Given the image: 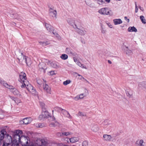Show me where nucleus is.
I'll return each instance as SVG.
<instances>
[{"label":"nucleus","mask_w":146,"mask_h":146,"mask_svg":"<svg viewBox=\"0 0 146 146\" xmlns=\"http://www.w3.org/2000/svg\"><path fill=\"white\" fill-rule=\"evenodd\" d=\"M140 19L141 20L142 23L145 24L146 23V20L145 19L143 15H141L140 17Z\"/></svg>","instance_id":"nucleus-38"},{"label":"nucleus","mask_w":146,"mask_h":146,"mask_svg":"<svg viewBox=\"0 0 146 146\" xmlns=\"http://www.w3.org/2000/svg\"><path fill=\"white\" fill-rule=\"evenodd\" d=\"M78 114L79 116H86V115L85 113H84L81 111H79L78 112Z\"/></svg>","instance_id":"nucleus-44"},{"label":"nucleus","mask_w":146,"mask_h":146,"mask_svg":"<svg viewBox=\"0 0 146 146\" xmlns=\"http://www.w3.org/2000/svg\"><path fill=\"white\" fill-rule=\"evenodd\" d=\"M11 91L15 95H17L18 96H19L20 97L22 96L18 90L15 88L13 90H11Z\"/></svg>","instance_id":"nucleus-19"},{"label":"nucleus","mask_w":146,"mask_h":146,"mask_svg":"<svg viewBox=\"0 0 146 146\" xmlns=\"http://www.w3.org/2000/svg\"><path fill=\"white\" fill-rule=\"evenodd\" d=\"M46 63L48 65H50L54 68H57L59 67L58 63L55 61L51 62L50 61L48 60V62H46Z\"/></svg>","instance_id":"nucleus-8"},{"label":"nucleus","mask_w":146,"mask_h":146,"mask_svg":"<svg viewBox=\"0 0 146 146\" xmlns=\"http://www.w3.org/2000/svg\"><path fill=\"white\" fill-rule=\"evenodd\" d=\"M40 142H41V145H38L37 144H34V145L33 146H46V145L47 144V142H46L44 139H41L40 141Z\"/></svg>","instance_id":"nucleus-20"},{"label":"nucleus","mask_w":146,"mask_h":146,"mask_svg":"<svg viewBox=\"0 0 146 146\" xmlns=\"http://www.w3.org/2000/svg\"><path fill=\"white\" fill-rule=\"evenodd\" d=\"M84 80H85V81H86V82L88 83V84H90V83L89 82V81H88L87 80H86V79H85V78H84Z\"/></svg>","instance_id":"nucleus-60"},{"label":"nucleus","mask_w":146,"mask_h":146,"mask_svg":"<svg viewBox=\"0 0 146 146\" xmlns=\"http://www.w3.org/2000/svg\"><path fill=\"white\" fill-rule=\"evenodd\" d=\"M9 145L7 143H5V142H3L2 146H8Z\"/></svg>","instance_id":"nucleus-56"},{"label":"nucleus","mask_w":146,"mask_h":146,"mask_svg":"<svg viewBox=\"0 0 146 146\" xmlns=\"http://www.w3.org/2000/svg\"><path fill=\"white\" fill-rule=\"evenodd\" d=\"M144 143V141L143 140L141 139L139 141V146L144 145L143 143Z\"/></svg>","instance_id":"nucleus-47"},{"label":"nucleus","mask_w":146,"mask_h":146,"mask_svg":"<svg viewBox=\"0 0 146 146\" xmlns=\"http://www.w3.org/2000/svg\"><path fill=\"white\" fill-rule=\"evenodd\" d=\"M39 70L41 71H43L44 73L45 72V70L47 68L46 64L43 62L40 63L38 65Z\"/></svg>","instance_id":"nucleus-9"},{"label":"nucleus","mask_w":146,"mask_h":146,"mask_svg":"<svg viewBox=\"0 0 146 146\" xmlns=\"http://www.w3.org/2000/svg\"><path fill=\"white\" fill-rule=\"evenodd\" d=\"M138 86L140 88H144L145 89L146 86V82H139L138 83Z\"/></svg>","instance_id":"nucleus-23"},{"label":"nucleus","mask_w":146,"mask_h":146,"mask_svg":"<svg viewBox=\"0 0 146 146\" xmlns=\"http://www.w3.org/2000/svg\"><path fill=\"white\" fill-rule=\"evenodd\" d=\"M124 19L125 20H128V19L127 17H124Z\"/></svg>","instance_id":"nucleus-64"},{"label":"nucleus","mask_w":146,"mask_h":146,"mask_svg":"<svg viewBox=\"0 0 146 146\" xmlns=\"http://www.w3.org/2000/svg\"><path fill=\"white\" fill-rule=\"evenodd\" d=\"M45 26L47 30L49 32H51L53 31V27L49 24L46 23Z\"/></svg>","instance_id":"nucleus-18"},{"label":"nucleus","mask_w":146,"mask_h":146,"mask_svg":"<svg viewBox=\"0 0 146 146\" xmlns=\"http://www.w3.org/2000/svg\"><path fill=\"white\" fill-rule=\"evenodd\" d=\"M40 106L42 107V110H44V108H45V109H46L45 105L44 103L42 102H40Z\"/></svg>","instance_id":"nucleus-42"},{"label":"nucleus","mask_w":146,"mask_h":146,"mask_svg":"<svg viewBox=\"0 0 146 146\" xmlns=\"http://www.w3.org/2000/svg\"><path fill=\"white\" fill-rule=\"evenodd\" d=\"M105 1L108 3H109L110 1V0H105Z\"/></svg>","instance_id":"nucleus-63"},{"label":"nucleus","mask_w":146,"mask_h":146,"mask_svg":"<svg viewBox=\"0 0 146 146\" xmlns=\"http://www.w3.org/2000/svg\"><path fill=\"white\" fill-rule=\"evenodd\" d=\"M68 23L71 25H73V24L74 23V21H72L71 19H69L67 21Z\"/></svg>","instance_id":"nucleus-46"},{"label":"nucleus","mask_w":146,"mask_h":146,"mask_svg":"<svg viewBox=\"0 0 146 146\" xmlns=\"http://www.w3.org/2000/svg\"><path fill=\"white\" fill-rule=\"evenodd\" d=\"M6 138H7V139H6V141L7 142L6 143L7 144H8V145H9L10 143H12V137L11 136L9 135L8 134H7V135H6Z\"/></svg>","instance_id":"nucleus-16"},{"label":"nucleus","mask_w":146,"mask_h":146,"mask_svg":"<svg viewBox=\"0 0 146 146\" xmlns=\"http://www.w3.org/2000/svg\"><path fill=\"white\" fill-rule=\"evenodd\" d=\"M82 146H88V143L87 141H84L82 143Z\"/></svg>","instance_id":"nucleus-48"},{"label":"nucleus","mask_w":146,"mask_h":146,"mask_svg":"<svg viewBox=\"0 0 146 146\" xmlns=\"http://www.w3.org/2000/svg\"><path fill=\"white\" fill-rule=\"evenodd\" d=\"M68 56L65 54H62L60 56L61 58L64 60L67 59L68 58Z\"/></svg>","instance_id":"nucleus-37"},{"label":"nucleus","mask_w":146,"mask_h":146,"mask_svg":"<svg viewBox=\"0 0 146 146\" xmlns=\"http://www.w3.org/2000/svg\"><path fill=\"white\" fill-rule=\"evenodd\" d=\"M101 29H102V30H101V32L103 33V34H104V33H106V30H104L103 28H102V27H101Z\"/></svg>","instance_id":"nucleus-53"},{"label":"nucleus","mask_w":146,"mask_h":146,"mask_svg":"<svg viewBox=\"0 0 146 146\" xmlns=\"http://www.w3.org/2000/svg\"><path fill=\"white\" fill-rule=\"evenodd\" d=\"M29 138L27 137H26L23 135H21V140H20L19 143L22 146H33L34 144L29 143L28 139Z\"/></svg>","instance_id":"nucleus-1"},{"label":"nucleus","mask_w":146,"mask_h":146,"mask_svg":"<svg viewBox=\"0 0 146 146\" xmlns=\"http://www.w3.org/2000/svg\"><path fill=\"white\" fill-rule=\"evenodd\" d=\"M49 15L50 16L56 18L57 12L56 10H54L51 8H50L49 10Z\"/></svg>","instance_id":"nucleus-10"},{"label":"nucleus","mask_w":146,"mask_h":146,"mask_svg":"<svg viewBox=\"0 0 146 146\" xmlns=\"http://www.w3.org/2000/svg\"><path fill=\"white\" fill-rule=\"evenodd\" d=\"M43 88L46 93L51 94L50 88L47 84H45L44 86L43 85Z\"/></svg>","instance_id":"nucleus-17"},{"label":"nucleus","mask_w":146,"mask_h":146,"mask_svg":"<svg viewBox=\"0 0 146 146\" xmlns=\"http://www.w3.org/2000/svg\"><path fill=\"white\" fill-rule=\"evenodd\" d=\"M104 139L106 141H109L111 139V137L110 135H104L103 136Z\"/></svg>","instance_id":"nucleus-32"},{"label":"nucleus","mask_w":146,"mask_h":146,"mask_svg":"<svg viewBox=\"0 0 146 146\" xmlns=\"http://www.w3.org/2000/svg\"><path fill=\"white\" fill-rule=\"evenodd\" d=\"M58 122H56V123H50V127H55L56 125H57V124H58Z\"/></svg>","instance_id":"nucleus-43"},{"label":"nucleus","mask_w":146,"mask_h":146,"mask_svg":"<svg viewBox=\"0 0 146 146\" xmlns=\"http://www.w3.org/2000/svg\"><path fill=\"white\" fill-rule=\"evenodd\" d=\"M139 9L141 10L142 11H143L144 10L143 8L142 7H139Z\"/></svg>","instance_id":"nucleus-61"},{"label":"nucleus","mask_w":146,"mask_h":146,"mask_svg":"<svg viewBox=\"0 0 146 146\" xmlns=\"http://www.w3.org/2000/svg\"><path fill=\"white\" fill-rule=\"evenodd\" d=\"M75 25L77 29H81V23L80 20L77 21L75 23Z\"/></svg>","instance_id":"nucleus-22"},{"label":"nucleus","mask_w":146,"mask_h":146,"mask_svg":"<svg viewBox=\"0 0 146 146\" xmlns=\"http://www.w3.org/2000/svg\"><path fill=\"white\" fill-rule=\"evenodd\" d=\"M27 57L23 53L19 52L17 57L19 60V63L20 64H23L25 62V58Z\"/></svg>","instance_id":"nucleus-4"},{"label":"nucleus","mask_w":146,"mask_h":146,"mask_svg":"<svg viewBox=\"0 0 146 146\" xmlns=\"http://www.w3.org/2000/svg\"><path fill=\"white\" fill-rule=\"evenodd\" d=\"M43 81L44 82L46 83V81L45 80H44L43 79V81L40 79H37L36 80V82L37 84L40 86L42 85L43 84V85H44V84L43 83Z\"/></svg>","instance_id":"nucleus-28"},{"label":"nucleus","mask_w":146,"mask_h":146,"mask_svg":"<svg viewBox=\"0 0 146 146\" xmlns=\"http://www.w3.org/2000/svg\"><path fill=\"white\" fill-rule=\"evenodd\" d=\"M21 136L19 135H14L13 137V140L12 141V146H19V144L17 143V141L19 142L21 140Z\"/></svg>","instance_id":"nucleus-3"},{"label":"nucleus","mask_w":146,"mask_h":146,"mask_svg":"<svg viewBox=\"0 0 146 146\" xmlns=\"http://www.w3.org/2000/svg\"><path fill=\"white\" fill-rule=\"evenodd\" d=\"M114 23L115 25L120 24L122 23V21L120 19H115L113 20Z\"/></svg>","instance_id":"nucleus-24"},{"label":"nucleus","mask_w":146,"mask_h":146,"mask_svg":"<svg viewBox=\"0 0 146 146\" xmlns=\"http://www.w3.org/2000/svg\"><path fill=\"white\" fill-rule=\"evenodd\" d=\"M73 59L74 61L76 63H77V62L79 61L76 58L74 57Z\"/></svg>","instance_id":"nucleus-55"},{"label":"nucleus","mask_w":146,"mask_h":146,"mask_svg":"<svg viewBox=\"0 0 146 146\" xmlns=\"http://www.w3.org/2000/svg\"><path fill=\"white\" fill-rule=\"evenodd\" d=\"M77 29H78L77 31L78 33L82 35H84L86 32V31L82 27L81 29L79 28Z\"/></svg>","instance_id":"nucleus-14"},{"label":"nucleus","mask_w":146,"mask_h":146,"mask_svg":"<svg viewBox=\"0 0 146 146\" xmlns=\"http://www.w3.org/2000/svg\"><path fill=\"white\" fill-rule=\"evenodd\" d=\"M22 131L21 130H16L14 133L13 135H19L20 136H21V135L22 134Z\"/></svg>","instance_id":"nucleus-30"},{"label":"nucleus","mask_w":146,"mask_h":146,"mask_svg":"<svg viewBox=\"0 0 146 146\" xmlns=\"http://www.w3.org/2000/svg\"><path fill=\"white\" fill-rule=\"evenodd\" d=\"M25 62L28 66L30 67L32 63V61L29 58L27 57V58H25Z\"/></svg>","instance_id":"nucleus-21"},{"label":"nucleus","mask_w":146,"mask_h":146,"mask_svg":"<svg viewBox=\"0 0 146 146\" xmlns=\"http://www.w3.org/2000/svg\"><path fill=\"white\" fill-rule=\"evenodd\" d=\"M38 125L39 127L42 128L44 127V123H39Z\"/></svg>","instance_id":"nucleus-51"},{"label":"nucleus","mask_w":146,"mask_h":146,"mask_svg":"<svg viewBox=\"0 0 146 146\" xmlns=\"http://www.w3.org/2000/svg\"><path fill=\"white\" fill-rule=\"evenodd\" d=\"M84 91L85 92L84 94H81L79 95V98L80 99L84 97V96H85L88 94V91L86 89H85Z\"/></svg>","instance_id":"nucleus-27"},{"label":"nucleus","mask_w":146,"mask_h":146,"mask_svg":"<svg viewBox=\"0 0 146 146\" xmlns=\"http://www.w3.org/2000/svg\"><path fill=\"white\" fill-rule=\"evenodd\" d=\"M4 86H5L6 88L10 90L11 91L13 90V89L15 88L13 86L11 85H9L6 82Z\"/></svg>","instance_id":"nucleus-25"},{"label":"nucleus","mask_w":146,"mask_h":146,"mask_svg":"<svg viewBox=\"0 0 146 146\" xmlns=\"http://www.w3.org/2000/svg\"><path fill=\"white\" fill-rule=\"evenodd\" d=\"M21 87L22 88H26L28 90L31 92V90L35 91V90H33V86L30 84H29L28 82H26L24 83V84H22L21 85Z\"/></svg>","instance_id":"nucleus-6"},{"label":"nucleus","mask_w":146,"mask_h":146,"mask_svg":"<svg viewBox=\"0 0 146 146\" xmlns=\"http://www.w3.org/2000/svg\"><path fill=\"white\" fill-rule=\"evenodd\" d=\"M122 50H123L124 52H125L127 54V51L128 50V47L125 45L124 44H123V45L122 46Z\"/></svg>","instance_id":"nucleus-36"},{"label":"nucleus","mask_w":146,"mask_h":146,"mask_svg":"<svg viewBox=\"0 0 146 146\" xmlns=\"http://www.w3.org/2000/svg\"><path fill=\"white\" fill-rule=\"evenodd\" d=\"M63 109L58 107H56L54 108L55 111H56L58 112H61V113Z\"/></svg>","instance_id":"nucleus-35"},{"label":"nucleus","mask_w":146,"mask_h":146,"mask_svg":"<svg viewBox=\"0 0 146 146\" xmlns=\"http://www.w3.org/2000/svg\"><path fill=\"white\" fill-rule=\"evenodd\" d=\"M108 10L107 8H102L98 11V12L101 15H106L107 11Z\"/></svg>","instance_id":"nucleus-13"},{"label":"nucleus","mask_w":146,"mask_h":146,"mask_svg":"<svg viewBox=\"0 0 146 146\" xmlns=\"http://www.w3.org/2000/svg\"><path fill=\"white\" fill-rule=\"evenodd\" d=\"M49 117H51V116L50 115L48 112L46 111L44 108V110H42V114L39 116L38 119L40 120H42Z\"/></svg>","instance_id":"nucleus-2"},{"label":"nucleus","mask_w":146,"mask_h":146,"mask_svg":"<svg viewBox=\"0 0 146 146\" xmlns=\"http://www.w3.org/2000/svg\"><path fill=\"white\" fill-rule=\"evenodd\" d=\"M61 113H63L64 115H66L68 117H70V115L69 112L64 109H63Z\"/></svg>","instance_id":"nucleus-26"},{"label":"nucleus","mask_w":146,"mask_h":146,"mask_svg":"<svg viewBox=\"0 0 146 146\" xmlns=\"http://www.w3.org/2000/svg\"><path fill=\"white\" fill-rule=\"evenodd\" d=\"M19 81L21 83L24 84V83H26L28 81L26 80L27 77L25 73L23 72H21L20 73L19 75Z\"/></svg>","instance_id":"nucleus-5"},{"label":"nucleus","mask_w":146,"mask_h":146,"mask_svg":"<svg viewBox=\"0 0 146 146\" xmlns=\"http://www.w3.org/2000/svg\"><path fill=\"white\" fill-rule=\"evenodd\" d=\"M50 73L51 75H53L54 74V71H51L50 72Z\"/></svg>","instance_id":"nucleus-58"},{"label":"nucleus","mask_w":146,"mask_h":146,"mask_svg":"<svg viewBox=\"0 0 146 146\" xmlns=\"http://www.w3.org/2000/svg\"><path fill=\"white\" fill-rule=\"evenodd\" d=\"M107 24L110 27V28H112V26L111 25H110V23H109V24L107 23Z\"/></svg>","instance_id":"nucleus-59"},{"label":"nucleus","mask_w":146,"mask_h":146,"mask_svg":"<svg viewBox=\"0 0 146 146\" xmlns=\"http://www.w3.org/2000/svg\"><path fill=\"white\" fill-rule=\"evenodd\" d=\"M39 43L43 46H45L49 44V42L47 41H40L39 42Z\"/></svg>","instance_id":"nucleus-39"},{"label":"nucleus","mask_w":146,"mask_h":146,"mask_svg":"<svg viewBox=\"0 0 146 146\" xmlns=\"http://www.w3.org/2000/svg\"><path fill=\"white\" fill-rule=\"evenodd\" d=\"M52 31V33L54 35H58V33H56V32H54L53 30Z\"/></svg>","instance_id":"nucleus-57"},{"label":"nucleus","mask_w":146,"mask_h":146,"mask_svg":"<svg viewBox=\"0 0 146 146\" xmlns=\"http://www.w3.org/2000/svg\"><path fill=\"white\" fill-rule=\"evenodd\" d=\"M70 142L72 143H74L78 141V138L76 137H73L70 139Z\"/></svg>","instance_id":"nucleus-33"},{"label":"nucleus","mask_w":146,"mask_h":146,"mask_svg":"<svg viewBox=\"0 0 146 146\" xmlns=\"http://www.w3.org/2000/svg\"><path fill=\"white\" fill-rule=\"evenodd\" d=\"M77 64L80 67H81L83 68H84L86 69H87V68L86 67H84V65L83 64H82L79 61H78L77 62Z\"/></svg>","instance_id":"nucleus-41"},{"label":"nucleus","mask_w":146,"mask_h":146,"mask_svg":"<svg viewBox=\"0 0 146 146\" xmlns=\"http://www.w3.org/2000/svg\"><path fill=\"white\" fill-rule=\"evenodd\" d=\"M135 13H137L138 12V8L137 7V6L136 4V2H135Z\"/></svg>","instance_id":"nucleus-50"},{"label":"nucleus","mask_w":146,"mask_h":146,"mask_svg":"<svg viewBox=\"0 0 146 146\" xmlns=\"http://www.w3.org/2000/svg\"><path fill=\"white\" fill-rule=\"evenodd\" d=\"M65 52L66 54L72 55L75 56H76L77 55L76 53L74 52V50L70 47L66 48Z\"/></svg>","instance_id":"nucleus-7"},{"label":"nucleus","mask_w":146,"mask_h":146,"mask_svg":"<svg viewBox=\"0 0 146 146\" xmlns=\"http://www.w3.org/2000/svg\"><path fill=\"white\" fill-rule=\"evenodd\" d=\"M10 98L15 102V101L16 100V99H17L13 96H10Z\"/></svg>","instance_id":"nucleus-52"},{"label":"nucleus","mask_w":146,"mask_h":146,"mask_svg":"<svg viewBox=\"0 0 146 146\" xmlns=\"http://www.w3.org/2000/svg\"><path fill=\"white\" fill-rule=\"evenodd\" d=\"M77 74H78V75L80 77V79L82 80V79H84V78L82 76V75H80L79 74H78V73H77Z\"/></svg>","instance_id":"nucleus-54"},{"label":"nucleus","mask_w":146,"mask_h":146,"mask_svg":"<svg viewBox=\"0 0 146 146\" xmlns=\"http://www.w3.org/2000/svg\"><path fill=\"white\" fill-rule=\"evenodd\" d=\"M7 132L5 129H3L0 131V141L3 140L5 136L6 137V135H7Z\"/></svg>","instance_id":"nucleus-11"},{"label":"nucleus","mask_w":146,"mask_h":146,"mask_svg":"<svg viewBox=\"0 0 146 146\" xmlns=\"http://www.w3.org/2000/svg\"><path fill=\"white\" fill-rule=\"evenodd\" d=\"M32 121L31 117H26L23 119L21 122H23V123L25 124H27L31 123Z\"/></svg>","instance_id":"nucleus-12"},{"label":"nucleus","mask_w":146,"mask_h":146,"mask_svg":"<svg viewBox=\"0 0 146 146\" xmlns=\"http://www.w3.org/2000/svg\"><path fill=\"white\" fill-rule=\"evenodd\" d=\"M8 14H7V16H10V17L16 19L18 17V14L15 13H13L12 11H10L9 12H7Z\"/></svg>","instance_id":"nucleus-15"},{"label":"nucleus","mask_w":146,"mask_h":146,"mask_svg":"<svg viewBox=\"0 0 146 146\" xmlns=\"http://www.w3.org/2000/svg\"><path fill=\"white\" fill-rule=\"evenodd\" d=\"M70 134L68 132H64L62 133H57V135L58 136H62L64 135L67 136Z\"/></svg>","instance_id":"nucleus-31"},{"label":"nucleus","mask_w":146,"mask_h":146,"mask_svg":"<svg viewBox=\"0 0 146 146\" xmlns=\"http://www.w3.org/2000/svg\"><path fill=\"white\" fill-rule=\"evenodd\" d=\"M108 63H109L110 64H111L112 63L109 60H108Z\"/></svg>","instance_id":"nucleus-62"},{"label":"nucleus","mask_w":146,"mask_h":146,"mask_svg":"<svg viewBox=\"0 0 146 146\" xmlns=\"http://www.w3.org/2000/svg\"><path fill=\"white\" fill-rule=\"evenodd\" d=\"M5 83H6V82L4 81L1 78H0V83L1 84L3 85L4 86Z\"/></svg>","instance_id":"nucleus-49"},{"label":"nucleus","mask_w":146,"mask_h":146,"mask_svg":"<svg viewBox=\"0 0 146 146\" xmlns=\"http://www.w3.org/2000/svg\"><path fill=\"white\" fill-rule=\"evenodd\" d=\"M98 126L97 125H94L93 127H92L91 128V129L94 132H96L98 129Z\"/></svg>","instance_id":"nucleus-34"},{"label":"nucleus","mask_w":146,"mask_h":146,"mask_svg":"<svg viewBox=\"0 0 146 146\" xmlns=\"http://www.w3.org/2000/svg\"><path fill=\"white\" fill-rule=\"evenodd\" d=\"M128 31L136 32L137 31V30L134 26L132 27H130L128 28Z\"/></svg>","instance_id":"nucleus-29"},{"label":"nucleus","mask_w":146,"mask_h":146,"mask_svg":"<svg viewBox=\"0 0 146 146\" xmlns=\"http://www.w3.org/2000/svg\"><path fill=\"white\" fill-rule=\"evenodd\" d=\"M71 81L70 80H67L66 81L63 82V84L64 85H67L68 84H70L71 82Z\"/></svg>","instance_id":"nucleus-40"},{"label":"nucleus","mask_w":146,"mask_h":146,"mask_svg":"<svg viewBox=\"0 0 146 146\" xmlns=\"http://www.w3.org/2000/svg\"><path fill=\"white\" fill-rule=\"evenodd\" d=\"M113 14V12L111 10H108L106 14V15H109L111 16Z\"/></svg>","instance_id":"nucleus-45"}]
</instances>
